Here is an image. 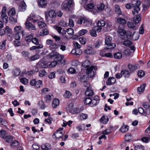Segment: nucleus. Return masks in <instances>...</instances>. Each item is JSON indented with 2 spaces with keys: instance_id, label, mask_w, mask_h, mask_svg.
<instances>
[{
  "instance_id": "1",
  "label": "nucleus",
  "mask_w": 150,
  "mask_h": 150,
  "mask_svg": "<svg viewBox=\"0 0 150 150\" xmlns=\"http://www.w3.org/2000/svg\"><path fill=\"white\" fill-rule=\"evenodd\" d=\"M91 65L90 62L88 60H86L83 62L82 64V66L85 68H87L86 69V72L89 75L90 77H93L96 74V70L97 68L95 66H91L89 67Z\"/></svg>"
},
{
  "instance_id": "2",
  "label": "nucleus",
  "mask_w": 150,
  "mask_h": 150,
  "mask_svg": "<svg viewBox=\"0 0 150 150\" xmlns=\"http://www.w3.org/2000/svg\"><path fill=\"white\" fill-rule=\"evenodd\" d=\"M112 37L110 36H106L105 40V43L107 47V49H111L114 48L116 47V45L114 43H111Z\"/></svg>"
},
{
  "instance_id": "3",
  "label": "nucleus",
  "mask_w": 150,
  "mask_h": 150,
  "mask_svg": "<svg viewBox=\"0 0 150 150\" xmlns=\"http://www.w3.org/2000/svg\"><path fill=\"white\" fill-rule=\"evenodd\" d=\"M73 2V0H65L62 4V9L66 11H69V8L71 7Z\"/></svg>"
},
{
  "instance_id": "4",
  "label": "nucleus",
  "mask_w": 150,
  "mask_h": 150,
  "mask_svg": "<svg viewBox=\"0 0 150 150\" xmlns=\"http://www.w3.org/2000/svg\"><path fill=\"white\" fill-rule=\"evenodd\" d=\"M136 3L134 4L133 6L132 13L134 15L137 14L140 10L139 6L141 3L140 1H136Z\"/></svg>"
},
{
  "instance_id": "5",
  "label": "nucleus",
  "mask_w": 150,
  "mask_h": 150,
  "mask_svg": "<svg viewBox=\"0 0 150 150\" xmlns=\"http://www.w3.org/2000/svg\"><path fill=\"white\" fill-rule=\"evenodd\" d=\"M6 7L4 6L0 12V14H1V18L3 21L6 23L8 22V17L6 13Z\"/></svg>"
},
{
  "instance_id": "6",
  "label": "nucleus",
  "mask_w": 150,
  "mask_h": 150,
  "mask_svg": "<svg viewBox=\"0 0 150 150\" xmlns=\"http://www.w3.org/2000/svg\"><path fill=\"white\" fill-rule=\"evenodd\" d=\"M63 129V128H59L53 134V135L55 137L59 139L63 137L64 134L63 132L61 131Z\"/></svg>"
},
{
  "instance_id": "7",
  "label": "nucleus",
  "mask_w": 150,
  "mask_h": 150,
  "mask_svg": "<svg viewBox=\"0 0 150 150\" xmlns=\"http://www.w3.org/2000/svg\"><path fill=\"white\" fill-rule=\"evenodd\" d=\"M100 31V29L98 27H94L90 31V35L93 37H96L97 36L96 32H99Z\"/></svg>"
},
{
  "instance_id": "8",
  "label": "nucleus",
  "mask_w": 150,
  "mask_h": 150,
  "mask_svg": "<svg viewBox=\"0 0 150 150\" xmlns=\"http://www.w3.org/2000/svg\"><path fill=\"white\" fill-rule=\"evenodd\" d=\"M24 30L20 26H17L14 28V32L16 34H22L23 35Z\"/></svg>"
},
{
  "instance_id": "9",
  "label": "nucleus",
  "mask_w": 150,
  "mask_h": 150,
  "mask_svg": "<svg viewBox=\"0 0 150 150\" xmlns=\"http://www.w3.org/2000/svg\"><path fill=\"white\" fill-rule=\"evenodd\" d=\"M48 15L51 18H54L56 17V14L54 11L53 10H51L48 13H45V17L46 19L47 20L48 18Z\"/></svg>"
},
{
  "instance_id": "10",
  "label": "nucleus",
  "mask_w": 150,
  "mask_h": 150,
  "mask_svg": "<svg viewBox=\"0 0 150 150\" xmlns=\"http://www.w3.org/2000/svg\"><path fill=\"white\" fill-rule=\"evenodd\" d=\"M27 20L25 23L26 28L29 30H35L36 29L35 26L31 23L29 22Z\"/></svg>"
},
{
  "instance_id": "11",
  "label": "nucleus",
  "mask_w": 150,
  "mask_h": 150,
  "mask_svg": "<svg viewBox=\"0 0 150 150\" xmlns=\"http://www.w3.org/2000/svg\"><path fill=\"white\" fill-rule=\"evenodd\" d=\"M99 103V97L98 96H95L94 98L91 99L90 106L92 107L96 106Z\"/></svg>"
},
{
  "instance_id": "12",
  "label": "nucleus",
  "mask_w": 150,
  "mask_h": 150,
  "mask_svg": "<svg viewBox=\"0 0 150 150\" xmlns=\"http://www.w3.org/2000/svg\"><path fill=\"white\" fill-rule=\"evenodd\" d=\"M64 58V56L60 55L58 53L55 59L56 61L57 60L58 62H59L62 64H64L65 63L64 60L63 59Z\"/></svg>"
},
{
  "instance_id": "13",
  "label": "nucleus",
  "mask_w": 150,
  "mask_h": 150,
  "mask_svg": "<svg viewBox=\"0 0 150 150\" xmlns=\"http://www.w3.org/2000/svg\"><path fill=\"white\" fill-rule=\"evenodd\" d=\"M30 17H28L27 19V20L29 21H32L34 23H36L39 21H41L42 19L41 18H40L39 20L38 19H36L35 20L34 19L35 18V14L31 13L30 15Z\"/></svg>"
},
{
  "instance_id": "14",
  "label": "nucleus",
  "mask_w": 150,
  "mask_h": 150,
  "mask_svg": "<svg viewBox=\"0 0 150 150\" xmlns=\"http://www.w3.org/2000/svg\"><path fill=\"white\" fill-rule=\"evenodd\" d=\"M38 6L41 8H45L47 4L46 0H38Z\"/></svg>"
},
{
  "instance_id": "15",
  "label": "nucleus",
  "mask_w": 150,
  "mask_h": 150,
  "mask_svg": "<svg viewBox=\"0 0 150 150\" xmlns=\"http://www.w3.org/2000/svg\"><path fill=\"white\" fill-rule=\"evenodd\" d=\"M26 4L24 1H21L19 6V11H24L26 10Z\"/></svg>"
},
{
  "instance_id": "16",
  "label": "nucleus",
  "mask_w": 150,
  "mask_h": 150,
  "mask_svg": "<svg viewBox=\"0 0 150 150\" xmlns=\"http://www.w3.org/2000/svg\"><path fill=\"white\" fill-rule=\"evenodd\" d=\"M38 66L41 68H46L48 67V65L46 62L41 61L38 62Z\"/></svg>"
},
{
  "instance_id": "17",
  "label": "nucleus",
  "mask_w": 150,
  "mask_h": 150,
  "mask_svg": "<svg viewBox=\"0 0 150 150\" xmlns=\"http://www.w3.org/2000/svg\"><path fill=\"white\" fill-rule=\"evenodd\" d=\"M41 147L43 150H49L51 149L50 144L48 143L42 144Z\"/></svg>"
},
{
  "instance_id": "18",
  "label": "nucleus",
  "mask_w": 150,
  "mask_h": 150,
  "mask_svg": "<svg viewBox=\"0 0 150 150\" xmlns=\"http://www.w3.org/2000/svg\"><path fill=\"white\" fill-rule=\"evenodd\" d=\"M116 82L115 78L113 77H110L108 79L106 83L107 85L113 84Z\"/></svg>"
},
{
  "instance_id": "19",
  "label": "nucleus",
  "mask_w": 150,
  "mask_h": 150,
  "mask_svg": "<svg viewBox=\"0 0 150 150\" xmlns=\"http://www.w3.org/2000/svg\"><path fill=\"white\" fill-rule=\"evenodd\" d=\"M73 107V103L71 102H69L67 103V105L65 108V109L70 113V112L72 110Z\"/></svg>"
},
{
  "instance_id": "20",
  "label": "nucleus",
  "mask_w": 150,
  "mask_h": 150,
  "mask_svg": "<svg viewBox=\"0 0 150 150\" xmlns=\"http://www.w3.org/2000/svg\"><path fill=\"white\" fill-rule=\"evenodd\" d=\"M97 26L96 27H98L100 29V30L102 29V27L104 26L105 25V21L103 20H101L100 21H98L97 23Z\"/></svg>"
},
{
  "instance_id": "21",
  "label": "nucleus",
  "mask_w": 150,
  "mask_h": 150,
  "mask_svg": "<svg viewBox=\"0 0 150 150\" xmlns=\"http://www.w3.org/2000/svg\"><path fill=\"white\" fill-rule=\"evenodd\" d=\"M85 94L86 96H92L94 94L93 90L89 88H87L85 91Z\"/></svg>"
},
{
  "instance_id": "22",
  "label": "nucleus",
  "mask_w": 150,
  "mask_h": 150,
  "mask_svg": "<svg viewBox=\"0 0 150 150\" xmlns=\"http://www.w3.org/2000/svg\"><path fill=\"white\" fill-rule=\"evenodd\" d=\"M88 75H83L81 76L80 78V80L81 81L83 82H86L88 80Z\"/></svg>"
},
{
  "instance_id": "23",
  "label": "nucleus",
  "mask_w": 150,
  "mask_h": 150,
  "mask_svg": "<svg viewBox=\"0 0 150 150\" xmlns=\"http://www.w3.org/2000/svg\"><path fill=\"white\" fill-rule=\"evenodd\" d=\"M146 85L144 83L138 88L137 91L139 94H140L141 93L144 92Z\"/></svg>"
},
{
  "instance_id": "24",
  "label": "nucleus",
  "mask_w": 150,
  "mask_h": 150,
  "mask_svg": "<svg viewBox=\"0 0 150 150\" xmlns=\"http://www.w3.org/2000/svg\"><path fill=\"white\" fill-rule=\"evenodd\" d=\"M59 104V100L57 99H55L52 102V105L54 108H56Z\"/></svg>"
},
{
  "instance_id": "25",
  "label": "nucleus",
  "mask_w": 150,
  "mask_h": 150,
  "mask_svg": "<svg viewBox=\"0 0 150 150\" xmlns=\"http://www.w3.org/2000/svg\"><path fill=\"white\" fill-rule=\"evenodd\" d=\"M82 110L77 107L75 108H73L72 110L70 112V113L74 114H77L80 113Z\"/></svg>"
},
{
  "instance_id": "26",
  "label": "nucleus",
  "mask_w": 150,
  "mask_h": 150,
  "mask_svg": "<svg viewBox=\"0 0 150 150\" xmlns=\"http://www.w3.org/2000/svg\"><path fill=\"white\" fill-rule=\"evenodd\" d=\"M109 119L107 116H103L100 119V122L104 124H106L108 121Z\"/></svg>"
},
{
  "instance_id": "27",
  "label": "nucleus",
  "mask_w": 150,
  "mask_h": 150,
  "mask_svg": "<svg viewBox=\"0 0 150 150\" xmlns=\"http://www.w3.org/2000/svg\"><path fill=\"white\" fill-rule=\"evenodd\" d=\"M8 134L6 131L5 130H1L0 131V137L3 139L6 138Z\"/></svg>"
},
{
  "instance_id": "28",
  "label": "nucleus",
  "mask_w": 150,
  "mask_h": 150,
  "mask_svg": "<svg viewBox=\"0 0 150 150\" xmlns=\"http://www.w3.org/2000/svg\"><path fill=\"white\" fill-rule=\"evenodd\" d=\"M137 67L136 65H133L132 64H129L128 65V67L131 72H132L136 70L137 68Z\"/></svg>"
},
{
  "instance_id": "29",
  "label": "nucleus",
  "mask_w": 150,
  "mask_h": 150,
  "mask_svg": "<svg viewBox=\"0 0 150 150\" xmlns=\"http://www.w3.org/2000/svg\"><path fill=\"white\" fill-rule=\"evenodd\" d=\"M121 74L122 75H124V77H128L130 75V73L128 70H123L121 71Z\"/></svg>"
},
{
  "instance_id": "30",
  "label": "nucleus",
  "mask_w": 150,
  "mask_h": 150,
  "mask_svg": "<svg viewBox=\"0 0 150 150\" xmlns=\"http://www.w3.org/2000/svg\"><path fill=\"white\" fill-rule=\"evenodd\" d=\"M88 115L86 114L81 113L78 116L79 118L81 120H85L88 117Z\"/></svg>"
},
{
  "instance_id": "31",
  "label": "nucleus",
  "mask_w": 150,
  "mask_h": 150,
  "mask_svg": "<svg viewBox=\"0 0 150 150\" xmlns=\"http://www.w3.org/2000/svg\"><path fill=\"white\" fill-rule=\"evenodd\" d=\"M42 81L41 80H38L37 81H36L35 87L37 88H39L42 87Z\"/></svg>"
},
{
  "instance_id": "32",
  "label": "nucleus",
  "mask_w": 150,
  "mask_h": 150,
  "mask_svg": "<svg viewBox=\"0 0 150 150\" xmlns=\"http://www.w3.org/2000/svg\"><path fill=\"white\" fill-rule=\"evenodd\" d=\"M117 21L120 24H125L127 22L125 19L121 18H118L117 19Z\"/></svg>"
},
{
  "instance_id": "33",
  "label": "nucleus",
  "mask_w": 150,
  "mask_h": 150,
  "mask_svg": "<svg viewBox=\"0 0 150 150\" xmlns=\"http://www.w3.org/2000/svg\"><path fill=\"white\" fill-rule=\"evenodd\" d=\"M128 126H122L120 129V131L122 132L123 133H125L128 131L129 129Z\"/></svg>"
},
{
  "instance_id": "34",
  "label": "nucleus",
  "mask_w": 150,
  "mask_h": 150,
  "mask_svg": "<svg viewBox=\"0 0 150 150\" xmlns=\"http://www.w3.org/2000/svg\"><path fill=\"white\" fill-rule=\"evenodd\" d=\"M141 20V17L139 15L134 16V17L133 21L135 23H138Z\"/></svg>"
},
{
  "instance_id": "35",
  "label": "nucleus",
  "mask_w": 150,
  "mask_h": 150,
  "mask_svg": "<svg viewBox=\"0 0 150 150\" xmlns=\"http://www.w3.org/2000/svg\"><path fill=\"white\" fill-rule=\"evenodd\" d=\"M40 56L38 54H37L29 58V60L30 61L36 60L39 58Z\"/></svg>"
},
{
  "instance_id": "36",
  "label": "nucleus",
  "mask_w": 150,
  "mask_h": 150,
  "mask_svg": "<svg viewBox=\"0 0 150 150\" xmlns=\"http://www.w3.org/2000/svg\"><path fill=\"white\" fill-rule=\"evenodd\" d=\"M58 53L52 51L49 54V57L50 59H52L56 57Z\"/></svg>"
},
{
  "instance_id": "37",
  "label": "nucleus",
  "mask_w": 150,
  "mask_h": 150,
  "mask_svg": "<svg viewBox=\"0 0 150 150\" xmlns=\"http://www.w3.org/2000/svg\"><path fill=\"white\" fill-rule=\"evenodd\" d=\"M139 38V35L137 33L134 32L132 35V39L134 40H138Z\"/></svg>"
},
{
  "instance_id": "38",
  "label": "nucleus",
  "mask_w": 150,
  "mask_h": 150,
  "mask_svg": "<svg viewBox=\"0 0 150 150\" xmlns=\"http://www.w3.org/2000/svg\"><path fill=\"white\" fill-rule=\"evenodd\" d=\"M91 99L90 97L86 98L84 100V103L86 105H88L90 106L91 102Z\"/></svg>"
},
{
  "instance_id": "39",
  "label": "nucleus",
  "mask_w": 150,
  "mask_h": 150,
  "mask_svg": "<svg viewBox=\"0 0 150 150\" xmlns=\"http://www.w3.org/2000/svg\"><path fill=\"white\" fill-rule=\"evenodd\" d=\"M115 11L118 14L121 15L122 14V12L120 7L117 5H115Z\"/></svg>"
},
{
  "instance_id": "40",
  "label": "nucleus",
  "mask_w": 150,
  "mask_h": 150,
  "mask_svg": "<svg viewBox=\"0 0 150 150\" xmlns=\"http://www.w3.org/2000/svg\"><path fill=\"white\" fill-rule=\"evenodd\" d=\"M44 98L45 101L47 103L50 102L52 99V96L48 95H45L44 96Z\"/></svg>"
},
{
  "instance_id": "41",
  "label": "nucleus",
  "mask_w": 150,
  "mask_h": 150,
  "mask_svg": "<svg viewBox=\"0 0 150 150\" xmlns=\"http://www.w3.org/2000/svg\"><path fill=\"white\" fill-rule=\"evenodd\" d=\"M38 25L40 28H44L46 25L44 22L40 21L37 22Z\"/></svg>"
},
{
  "instance_id": "42",
  "label": "nucleus",
  "mask_w": 150,
  "mask_h": 150,
  "mask_svg": "<svg viewBox=\"0 0 150 150\" xmlns=\"http://www.w3.org/2000/svg\"><path fill=\"white\" fill-rule=\"evenodd\" d=\"M105 7V5L102 3H100L97 6V8L100 11L104 9Z\"/></svg>"
},
{
  "instance_id": "43",
  "label": "nucleus",
  "mask_w": 150,
  "mask_h": 150,
  "mask_svg": "<svg viewBox=\"0 0 150 150\" xmlns=\"http://www.w3.org/2000/svg\"><path fill=\"white\" fill-rule=\"evenodd\" d=\"M132 43L129 40H125L123 42L122 44L125 46H129L131 45Z\"/></svg>"
},
{
  "instance_id": "44",
  "label": "nucleus",
  "mask_w": 150,
  "mask_h": 150,
  "mask_svg": "<svg viewBox=\"0 0 150 150\" xmlns=\"http://www.w3.org/2000/svg\"><path fill=\"white\" fill-rule=\"evenodd\" d=\"M16 13L15 10L14 8L11 9L8 11V14L9 16H13Z\"/></svg>"
},
{
  "instance_id": "45",
  "label": "nucleus",
  "mask_w": 150,
  "mask_h": 150,
  "mask_svg": "<svg viewBox=\"0 0 150 150\" xmlns=\"http://www.w3.org/2000/svg\"><path fill=\"white\" fill-rule=\"evenodd\" d=\"M33 35L32 34H30L26 37L25 38V40L27 42H30L32 41V39H33Z\"/></svg>"
},
{
  "instance_id": "46",
  "label": "nucleus",
  "mask_w": 150,
  "mask_h": 150,
  "mask_svg": "<svg viewBox=\"0 0 150 150\" xmlns=\"http://www.w3.org/2000/svg\"><path fill=\"white\" fill-rule=\"evenodd\" d=\"M13 137L10 135H7L4 139H5V141L7 142H10L12 140Z\"/></svg>"
},
{
  "instance_id": "47",
  "label": "nucleus",
  "mask_w": 150,
  "mask_h": 150,
  "mask_svg": "<svg viewBox=\"0 0 150 150\" xmlns=\"http://www.w3.org/2000/svg\"><path fill=\"white\" fill-rule=\"evenodd\" d=\"M114 57L115 59H120L122 57V54L120 52H117L114 54Z\"/></svg>"
},
{
  "instance_id": "48",
  "label": "nucleus",
  "mask_w": 150,
  "mask_h": 150,
  "mask_svg": "<svg viewBox=\"0 0 150 150\" xmlns=\"http://www.w3.org/2000/svg\"><path fill=\"white\" fill-rule=\"evenodd\" d=\"M138 110L140 113L146 116L147 114L146 112H145L142 108H139L138 109Z\"/></svg>"
},
{
  "instance_id": "49",
  "label": "nucleus",
  "mask_w": 150,
  "mask_h": 150,
  "mask_svg": "<svg viewBox=\"0 0 150 150\" xmlns=\"http://www.w3.org/2000/svg\"><path fill=\"white\" fill-rule=\"evenodd\" d=\"M46 74V72L45 70H42L39 72L38 75L40 77H42L45 76Z\"/></svg>"
},
{
  "instance_id": "50",
  "label": "nucleus",
  "mask_w": 150,
  "mask_h": 150,
  "mask_svg": "<svg viewBox=\"0 0 150 150\" xmlns=\"http://www.w3.org/2000/svg\"><path fill=\"white\" fill-rule=\"evenodd\" d=\"M101 56L102 57H112L113 56L111 53H105L104 54L101 53Z\"/></svg>"
},
{
  "instance_id": "51",
  "label": "nucleus",
  "mask_w": 150,
  "mask_h": 150,
  "mask_svg": "<svg viewBox=\"0 0 150 150\" xmlns=\"http://www.w3.org/2000/svg\"><path fill=\"white\" fill-rule=\"evenodd\" d=\"M6 40L0 43V49L2 50H4L5 48Z\"/></svg>"
},
{
  "instance_id": "52",
  "label": "nucleus",
  "mask_w": 150,
  "mask_h": 150,
  "mask_svg": "<svg viewBox=\"0 0 150 150\" xmlns=\"http://www.w3.org/2000/svg\"><path fill=\"white\" fill-rule=\"evenodd\" d=\"M14 75L15 76H18L20 74L21 70L19 69H16L13 70Z\"/></svg>"
},
{
  "instance_id": "53",
  "label": "nucleus",
  "mask_w": 150,
  "mask_h": 150,
  "mask_svg": "<svg viewBox=\"0 0 150 150\" xmlns=\"http://www.w3.org/2000/svg\"><path fill=\"white\" fill-rule=\"evenodd\" d=\"M67 32L68 34L70 35H72L74 33V30L72 28H69L67 29Z\"/></svg>"
},
{
  "instance_id": "54",
  "label": "nucleus",
  "mask_w": 150,
  "mask_h": 150,
  "mask_svg": "<svg viewBox=\"0 0 150 150\" xmlns=\"http://www.w3.org/2000/svg\"><path fill=\"white\" fill-rule=\"evenodd\" d=\"M88 32L87 30L86 29H82L79 31L78 34L81 36L83 35Z\"/></svg>"
},
{
  "instance_id": "55",
  "label": "nucleus",
  "mask_w": 150,
  "mask_h": 150,
  "mask_svg": "<svg viewBox=\"0 0 150 150\" xmlns=\"http://www.w3.org/2000/svg\"><path fill=\"white\" fill-rule=\"evenodd\" d=\"M134 150H144V147L142 145H137L134 147Z\"/></svg>"
},
{
  "instance_id": "56",
  "label": "nucleus",
  "mask_w": 150,
  "mask_h": 150,
  "mask_svg": "<svg viewBox=\"0 0 150 150\" xmlns=\"http://www.w3.org/2000/svg\"><path fill=\"white\" fill-rule=\"evenodd\" d=\"M127 25L129 28H131L133 30H136V28L135 26H134V24L131 22H128Z\"/></svg>"
},
{
  "instance_id": "57",
  "label": "nucleus",
  "mask_w": 150,
  "mask_h": 150,
  "mask_svg": "<svg viewBox=\"0 0 150 150\" xmlns=\"http://www.w3.org/2000/svg\"><path fill=\"white\" fill-rule=\"evenodd\" d=\"M118 33L121 36H123L126 33L125 30L122 29H120L118 30Z\"/></svg>"
},
{
  "instance_id": "58",
  "label": "nucleus",
  "mask_w": 150,
  "mask_h": 150,
  "mask_svg": "<svg viewBox=\"0 0 150 150\" xmlns=\"http://www.w3.org/2000/svg\"><path fill=\"white\" fill-rule=\"evenodd\" d=\"M49 91V89L47 88H44L41 90V93L42 94L44 95L47 94Z\"/></svg>"
},
{
  "instance_id": "59",
  "label": "nucleus",
  "mask_w": 150,
  "mask_h": 150,
  "mask_svg": "<svg viewBox=\"0 0 150 150\" xmlns=\"http://www.w3.org/2000/svg\"><path fill=\"white\" fill-rule=\"evenodd\" d=\"M19 142L17 141H13L11 144V146L13 147H16L19 144Z\"/></svg>"
},
{
  "instance_id": "60",
  "label": "nucleus",
  "mask_w": 150,
  "mask_h": 150,
  "mask_svg": "<svg viewBox=\"0 0 150 150\" xmlns=\"http://www.w3.org/2000/svg\"><path fill=\"white\" fill-rule=\"evenodd\" d=\"M42 47V46L40 45L38 46H33L30 48V50H35L36 49H38L39 48H41Z\"/></svg>"
},
{
  "instance_id": "61",
  "label": "nucleus",
  "mask_w": 150,
  "mask_h": 150,
  "mask_svg": "<svg viewBox=\"0 0 150 150\" xmlns=\"http://www.w3.org/2000/svg\"><path fill=\"white\" fill-rule=\"evenodd\" d=\"M31 41L33 43L36 45H38L39 44L38 40L36 38H33Z\"/></svg>"
},
{
  "instance_id": "62",
  "label": "nucleus",
  "mask_w": 150,
  "mask_h": 150,
  "mask_svg": "<svg viewBox=\"0 0 150 150\" xmlns=\"http://www.w3.org/2000/svg\"><path fill=\"white\" fill-rule=\"evenodd\" d=\"M137 74L139 77L142 78L145 75V73L143 71L140 70L138 71Z\"/></svg>"
},
{
  "instance_id": "63",
  "label": "nucleus",
  "mask_w": 150,
  "mask_h": 150,
  "mask_svg": "<svg viewBox=\"0 0 150 150\" xmlns=\"http://www.w3.org/2000/svg\"><path fill=\"white\" fill-rule=\"evenodd\" d=\"M102 43V41L100 40H98L95 44V47L96 48L99 47Z\"/></svg>"
},
{
  "instance_id": "64",
  "label": "nucleus",
  "mask_w": 150,
  "mask_h": 150,
  "mask_svg": "<svg viewBox=\"0 0 150 150\" xmlns=\"http://www.w3.org/2000/svg\"><path fill=\"white\" fill-rule=\"evenodd\" d=\"M71 95V93L69 91H66L64 94V96L65 98H69L70 97Z\"/></svg>"
}]
</instances>
